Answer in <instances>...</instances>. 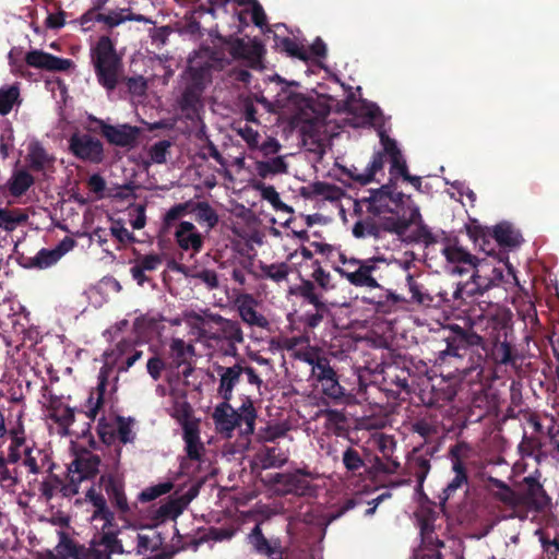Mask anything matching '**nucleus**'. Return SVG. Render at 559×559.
<instances>
[{
    "label": "nucleus",
    "mask_w": 559,
    "mask_h": 559,
    "mask_svg": "<svg viewBox=\"0 0 559 559\" xmlns=\"http://www.w3.org/2000/svg\"><path fill=\"white\" fill-rule=\"evenodd\" d=\"M162 264L163 259L158 253L139 255L134 260L133 265L130 267L132 280L135 281L136 284L141 287H143L145 284L154 287V281L148 274L158 270Z\"/></svg>",
    "instance_id": "393cba45"
},
{
    "label": "nucleus",
    "mask_w": 559,
    "mask_h": 559,
    "mask_svg": "<svg viewBox=\"0 0 559 559\" xmlns=\"http://www.w3.org/2000/svg\"><path fill=\"white\" fill-rule=\"evenodd\" d=\"M382 151L376 152L368 164V173L361 177L362 182H371L376 175L383 170L385 156L390 159V182L395 183L394 179L404 177L408 174L406 160L400 150L396 141L390 138L384 131L379 132Z\"/></svg>",
    "instance_id": "6e6552de"
},
{
    "label": "nucleus",
    "mask_w": 559,
    "mask_h": 559,
    "mask_svg": "<svg viewBox=\"0 0 559 559\" xmlns=\"http://www.w3.org/2000/svg\"><path fill=\"white\" fill-rule=\"evenodd\" d=\"M60 477L49 473L39 484L38 491L45 502H49L59 491Z\"/></svg>",
    "instance_id": "680f3d73"
},
{
    "label": "nucleus",
    "mask_w": 559,
    "mask_h": 559,
    "mask_svg": "<svg viewBox=\"0 0 559 559\" xmlns=\"http://www.w3.org/2000/svg\"><path fill=\"white\" fill-rule=\"evenodd\" d=\"M171 362L170 368L179 369L183 365H189L188 356L194 353L191 344H186L181 338H173L169 345Z\"/></svg>",
    "instance_id": "8fccbe9b"
},
{
    "label": "nucleus",
    "mask_w": 559,
    "mask_h": 559,
    "mask_svg": "<svg viewBox=\"0 0 559 559\" xmlns=\"http://www.w3.org/2000/svg\"><path fill=\"white\" fill-rule=\"evenodd\" d=\"M104 138L115 146L132 147L140 135V129L128 123L104 126Z\"/></svg>",
    "instance_id": "c85d7f7f"
},
{
    "label": "nucleus",
    "mask_w": 559,
    "mask_h": 559,
    "mask_svg": "<svg viewBox=\"0 0 559 559\" xmlns=\"http://www.w3.org/2000/svg\"><path fill=\"white\" fill-rule=\"evenodd\" d=\"M342 266L334 270L355 287L381 288L380 281L384 278L381 264H386L382 258L357 259L347 258L340 253Z\"/></svg>",
    "instance_id": "423d86ee"
},
{
    "label": "nucleus",
    "mask_w": 559,
    "mask_h": 559,
    "mask_svg": "<svg viewBox=\"0 0 559 559\" xmlns=\"http://www.w3.org/2000/svg\"><path fill=\"white\" fill-rule=\"evenodd\" d=\"M28 216L20 209L10 210L0 207V228L5 231H13L17 226L25 223Z\"/></svg>",
    "instance_id": "6e6d98bb"
},
{
    "label": "nucleus",
    "mask_w": 559,
    "mask_h": 559,
    "mask_svg": "<svg viewBox=\"0 0 559 559\" xmlns=\"http://www.w3.org/2000/svg\"><path fill=\"white\" fill-rule=\"evenodd\" d=\"M365 449H356L347 447L342 454V463L347 473L352 475H360L361 471H367V465L362 456Z\"/></svg>",
    "instance_id": "c03bdc74"
},
{
    "label": "nucleus",
    "mask_w": 559,
    "mask_h": 559,
    "mask_svg": "<svg viewBox=\"0 0 559 559\" xmlns=\"http://www.w3.org/2000/svg\"><path fill=\"white\" fill-rule=\"evenodd\" d=\"M472 271H474L472 275V285L474 287L469 290L471 294L483 295L485 292L493 287L492 280L489 274V261L487 259L478 260L476 266Z\"/></svg>",
    "instance_id": "ea45409f"
},
{
    "label": "nucleus",
    "mask_w": 559,
    "mask_h": 559,
    "mask_svg": "<svg viewBox=\"0 0 559 559\" xmlns=\"http://www.w3.org/2000/svg\"><path fill=\"white\" fill-rule=\"evenodd\" d=\"M127 21L141 22L152 25L155 24V21L151 17L132 12L131 7L121 8L119 10H111L107 14L99 12V15H96L95 17V22L104 23L109 28L119 26Z\"/></svg>",
    "instance_id": "2f4dec72"
},
{
    "label": "nucleus",
    "mask_w": 559,
    "mask_h": 559,
    "mask_svg": "<svg viewBox=\"0 0 559 559\" xmlns=\"http://www.w3.org/2000/svg\"><path fill=\"white\" fill-rule=\"evenodd\" d=\"M34 177L25 169H16L7 182L10 194L20 198L34 185Z\"/></svg>",
    "instance_id": "79ce46f5"
},
{
    "label": "nucleus",
    "mask_w": 559,
    "mask_h": 559,
    "mask_svg": "<svg viewBox=\"0 0 559 559\" xmlns=\"http://www.w3.org/2000/svg\"><path fill=\"white\" fill-rule=\"evenodd\" d=\"M260 270V278L262 280H270L274 283H282L287 281L288 275L292 271V267L286 262H278V263H271L266 264L263 262H260L259 265Z\"/></svg>",
    "instance_id": "09e8293b"
},
{
    "label": "nucleus",
    "mask_w": 559,
    "mask_h": 559,
    "mask_svg": "<svg viewBox=\"0 0 559 559\" xmlns=\"http://www.w3.org/2000/svg\"><path fill=\"white\" fill-rule=\"evenodd\" d=\"M169 415L177 420L181 426L182 431L185 427H199L200 420L193 417V408L185 399H176L169 409Z\"/></svg>",
    "instance_id": "4c0bfd02"
},
{
    "label": "nucleus",
    "mask_w": 559,
    "mask_h": 559,
    "mask_svg": "<svg viewBox=\"0 0 559 559\" xmlns=\"http://www.w3.org/2000/svg\"><path fill=\"white\" fill-rule=\"evenodd\" d=\"M100 462L97 454L84 450L71 462L68 471L76 475L79 480L92 479L98 474Z\"/></svg>",
    "instance_id": "bb28decb"
},
{
    "label": "nucleus",
    "mask_w": 559,
    "mask_h": 559,
    "mask_svg": "<svg viewBox=\"0 0 559 559\" xmlns=\"http://www.w3.org/2000/svg\"><path fill=\"white\" fill-rule=\"evenodd\" d=\"M175 270L186 277L201 281L210 290L217 289L219 286L218 276L214 270L202 269L198 271L183 264H176Z\"/></svg>",
    "instance_id": "49530a36"
},
{
    "label": "nucleus",
    "mask_w": 559,
    "mask_h": 559,
    "mask_svg": "<svg viewBox=\"0 0 559 559\" xmlns=\"http://www.w3.org/2000/svg\"><path fill=\"white\" fill-rule=\"evenodd\" d=\"M280 80L281 82L285 83V86L282 87L281 93H278V98L276 102H287L288 104L294 105L298 109L296 115L298 120L307 123L310 128H312L319 121L325 118V116L329 114V109L326 107L317 109V103L313 98L307 97L304 94L294 92L289 88L290 86H299L298 82H285L282 79Z\"/></svg>",
    "instance_id": "9d476101"
},
{
    "label": "nucleus",
    "mask_w": 559,
    "mask_h": 559,
    "mask_svg": "<svg viewBox=\"0 0 559 559\" xmlns=\"http://www.w3.org/2000/svg\"><path fill=\"white\" fill-rule=\"evenodd\" d=\"M435 448H425L424 444L416 447L407 455L404 466V474L407 479L400 480L399 485L411 484L412 477L417 481L416 491L423 493L424 481L431 469L430 459L433 455Z\"/></svg>",
    "instance_id": "ddd939ff"
},
{
    "label": "nucleus",
    "mask_w": 559,
    "mask_h": 559,
    "mask_svg": "<svg viewBox=\"0 0 559 559\" xmlns=\"http://www.w3.org/2000/svg\"><path fill=\"white\" fill-rule=\"evenodd\" d=\"M360 217L354 224L352 228V234L357 239H365L372 237L374 239H379V229L377 225V218L372 214L362 216V212L357 213Z\"/></svg>",
    "instance_id": "a18cd8bd"
},
{
    "label": "nucleus",
    "mask_w": 559,
    "mask_h": 559,
    "mask_svg": "<svg viewBox=\"0 0 559 559\" xmlns=\"http://www.w3.org/2000/svg\"><path fill=\"white\" fill-rule=\"evenodd\" d=\"M441 253L448 263L454 265L453 272L460 275L472 271L479 260L462 246H459L457 240L449 241L442 248Z\"/></svg>",
    "instance_id": "4be33fe9"
},
{
    "label": "nucleus",
    "mask_w": 559,
    "mask_h": 559,
    "mask_svg": "<svg viewBox=\"0 0 559 559\" xmlns=\"http://www.w3.org/2000/svg\"><path fill=\"white\" fill-rule=\"evenodd\" d=\"M9 465L4 462V456L0 455V485L4 488L15 487L20 479L17 468H10Z\"/></svg>",
    "instance_id": "69168bd1"
},
{
    "label": "nucleus",
    "mask_w": 559,
    "mask_h": 559,
    "mask_svg": "<svg viewBox=\"0 0 559 559\" xmlns=\"http://www.w3.org/2000/svg\"><path fill=\"white\" fill-rule=\"evenodd\" d=\"M69 151L76 158L90 164H100L105 157L102 141L88 133H73L69 139Z\"/></svg>",
    "instance_id": "2eb2a0df"
},
{
    "label": "nucleus",
    "mask_w": 559,
    "mask_h": 559,
    "mask_svg": "<svg viewBox=\"0 0 559 559\" xmlns=\"http://www.w3.org/2000/svg\"><path fill=\"white\" fill-rule=\"evenodd\" d=\"M43 397L49 411V418L60 427L68 429L75 421V409L63 403V397L56 395L48 385L43 386Z\"/></svg>",
    "instance_id": "6ab92c4d"
},
{
    "label": "nucleus",
    "mask_w": 559,
    "mask_h": 559,
    "mask_svg": "<svg viewBox=\"0 0 559 559\" xmlns=\"http://www.w3.org/2000/svg\"><path fill=\"white\" fill-rule=\"evenodd\" d=\"M203 91L204 90H202L200 87H197V86H193V85H190L187 83V85L181 94L180 100H179L180 108L183 111H186V110L197 111L198 106L201 103V96H202Z\"/></svg>",
    "instance_id": "bf43d9fd"
},
{
    "label": "nucleus",
    "mask_w": 559,
    "mask_h": 559,
    "mask_svg": "<svg viewBox=\"0 0 559 559\" xmlns=\"http://www.w3.org/2000/svg\"><path fill=\"white\" fill-rule=\"evenodd\" d=\"M237 309L241 320L248 325L261 329L269 326V320L255 310L254 299L250 295L238 301Z\"/></svg>",
    "instance_id": "f704fd0d"
},
{
    "label": "nucleus",
    "mask_w": 559,
    "mask_h": 559,
    "mask_svg": "<svg viewBox=\"0 0 559 559\" xmlns=\"http://www.w3.org/2000/svg\"><path fill=\"white\" fill-rule=\"evenodd\" d=\"M25 62L32 68L58 72L68 71L73 66L71 59L60 58L37 49L25 55Z\"/></svg>",
    "instance_id": "a878e982"
},
{
    "label": "nucleus",
    "mask_w": 559,
    "mask_h": 559,
    "mask_svg": "<svg viewBox=\"0 0 559 559\" xmlns=\"http://www.w3.org/2000/svg\"><path fill=\"white\" fill-rule=\"evenodd\" d=\"M108 384V372L102 368L98 374V382L96 388L90 393L86 401L87 409L84 412L85 416L94 421L99 411L105 403V393Z\"/></svg>",
    "instance_id": "72a5a7b5"
},
{
    "label": "nucleus",
    "mask_w": 559,
    "mask_h": 559,
    "mask_svg": "<svg viewBox=\"0 0 559 559\" xmlns=\"http://www.w3.org/2000/svg\"><path fill=\"white\" fill-rule=\"evenodd\" d=\"M182 439L185 441L186 457L180 462V469L185 474H190V462H202L205 455V447L200 438L199 427H185L182 431Z\"/></svg>",
    "instance_id": "412c9836"
},
{
    "label": "nucleus",
    "mask_w": 559,
    "mask_h": 559,
    "mask_svg": "<svg viewBox=\"0 0 559 559\" xmlns=\"http://www.w3.org/2000/svg\"><path fill=\"white\" fill-rule=\"evenodd\" d=\"M409 377L411 371L408 368L400 367L397 365L389 366L384 370L382 390L389 397L397 400L403 391L406 393L411 392L408 384Z\"/></svg>",
    "instance_id": "5701e85b"
},
{
    "label": "nucleus",
    "mask_w": 559,
    "mask_h": 559,
    "mask_svg": "<svg viewBox=\"0 0 559 559\" xmlns=\"http://www.w3.org/2000/svg\"><path fill=\"white\" fill-rule=\"evenodd\" d=\"M509 324L506 316L493 314L486 318V334L480 349L497 365L514 366L519 359L516 349L508 340Z\"/></svg>",
    "instance_id": "20e7f679"
},
{
    "label": "nucleus",
    "mask_w": 559,
    "mask_h": 559,
    "mask_svg": "<svg viewBox=\"0 0 559 559\" xmlns=\"http://www.w3.org/2000/svg\"><path fill=\"white\" fill-rule=\"evenodd\" d=\"M217 38L233 59L245 60L251 67L261 62L263 46L257 40L245 41L242 38L221 35Z\"/></svg>",
    "instance_id": "dca6fc26"
},
{
    "label": "nucleus",
    "mask_w": 559,
    "mask_h": 559,
    "mask_svg": "<svg viewBox=\"0 0 559 559\" xmlns=\"http://www.w3.org/2000/svg\"><path fill=\"white\" fill-rule=\"evenodd\" d=\"M60 259L53 249H40L29 261V266L35 269H47L56 264Z\"/></svg>",
    "instance_id": "0e129e2a"
},
{
    "label": "nucleus",
    "mask_w": 559,
    "mask_h": 559,
    "mask_svg": "<svg viewBox=\"0 0 559 559\" xmlns=\"http://www.w3.org/2000/svg\"><path fill=\"white\" fill-rule=\"evenodd\" d=\"M491 237L500 247L499 250H502V248H515L520 246L522 241L521 235L508 223H500L496 225L492 229Z\"/></svg>",
    "instance_id": "a19ab883"
},
{
    "label": "nucleus",
    "mask_w": 559,
    "mask_h": 559,
    "mask_svg": "<svg viewBox=\"0 0 559 559\" xmlns=\"http://www.w3.org/2000/svg\"><path fill=\"white\" fill-rule=\"evenodd\" d=\"M191 204L190 213L194 214L195 221L199 225L205 226L207 230H211L218 224V214L209 202H194L191 200Z\"/></svg>",
    "instance_id": "58836bf2"
},
{
    "label": "nucleus",
    "mask_w": 559,
    "mask_h": 559,
    "mask_svg": "<svg viewBox=\"0 0 559 559\" xmlns=\"http://www.w3.org/2000/svg\"><path fill=\"white\" fill-rule=\"evenodd\" d=\"M445 349L440 350L436 359L440 365L448 359L454 358L462 361L468 357V364L456 366L465 376L476 372L479 377L484 370V357L480 354L483 336L478 335L472 328H462L459 324H449L443 328Z\"/></svg>",
    "instance_id": "f257e3e1"
},
{
    "label": "nucleus",
    "mask_w": 559,
    "mask_h": 559,
    "mask_svg": "<svg viewBox=\"0 0 559 559\" xmlns=\"http://www.w3.org/2000/svg\"><path fill=\"white\" fill-rule=\"evenodd\" d=\"M274 43V47L277 50L285 52L289 57H294L302 61H307L309 59V55L306 48L290 37H281L275 34Z\"/></svg>",
    "instance_id": "3c124183"
},
{
    "label": "nucleus",
    "mask_w": 559,
    "mask_h": 559,
    "mask_svg": "<svg viewBox=\"0 0 559 559\" xmlns=\"http://www.w3.org/2000/svg\"><path fill=\"white\" fill-rule=\"evenodd\" d=\"M409 430L423 438L425 443L438 439L440 433V421L435 414H424L411 421Z\"/></svg>",
    "instance_id": "473e14b6"
},
{
    "label": "nucleus",
    "mask_w": 559,
    "mask_h": 559,
    "mask_svg": "<svg viewBox=\"0 0 559 559\" xmlns=\"http://www.w3.org/2000/svg\"><path fill=\"white\" fill-rule=\"evenodd\" d=\"M310 478L311 473L298 468L289 473H269L262 481L277 496L314 497L317 486Z\"/></svg>",
    "instance_id": "1a4fd4ad"
},
{
    "label": "nucleus",
    "mask_w": 559,
    "mask_h": 559,
    "mask_svg": "<svg viewBox=\"0 0 559 559\" xmlns=\"http://www.w3.org/2000/svg\"><path fill=\"white\" fill-rule=\"evenodd\" d=\"M366 205L367 213L373 216L384 214H400L407 205H415L409 195L395 192V183L382 185L379 189L370 190L355 202L354 213H360L361 206Z\"/></svg>",
    "instance_id": "0eeeda50"
},
{
    "label": "nucleus",
    "mask_w": 559,
    "mask_h": 559,
    "mask_svg": "<svg viewBox=\"0 0 559 559\" xmlns=\"http://www.w3.org/2000/svg\"><path fill=\"white\" fill-rule=\"evenodd\" d=\"M255 168L259 176H261L262 178H266L273 175L286 174L288 165L283 156H276L269 158L266 160L257 162Z\"/></svg>",
    "instance_id": "5fc2aeb1"
},
{
    "label": "nucleus",
    "mask_w": 559,
    "mask_h": 559,
    "mask_svg": "<svg viewBox=\"0 0 559 559\" xmlns=\"http://www.w3.org/2000/svg\"><path fill=\"white\" fill-rule=\"evenodd\" d=\"M520 490V507L542 513L551 507V498L535 476H526L516 484Z\"/></svg>",
    "instance_id": "4468645a"
},
{
    "label": "nucleus",
    "mask_w": 559,
    "mask_h": 559,
    "mask_svg": "<svg viewBox=\"0 0 559 559\" xmlns=\"http://www.w3.org/2000/svg\"><path fill=\"white\" fill-rule=\"evenodd\" d=\"M468 234L475 240V242L481 240V243H479L480 249L489 257L497 259L498 263H502L507 269V272L504 273L503 267L495 266L489 262V274L490 278L492 280L493 287L512 283L519 285L518 277L515 275V269L509 262L508 252L504 250H498V252H496L495 249L490 247V240L486 238L484 230L480 228H468Z\"/></svg>",
    "instance_id": "f8f14e48"
},
{
    "label": "nucleus",
    "mask_w": 559,
    "mask_h": 559,
    "mask_svg": "<svg viewBox=\"0 0 559 559\" xmlns=\"http://www.w3.org/2000/svg\"><path fill=\"white\" fill-rule=\"evenodd\" d=\"M85 498L94 507L93 520H103V531L112 526L115 521V513L109 509L107 501L102 492H97L92 486L85 495ZM99 543L111 554H122L123 547L121 542L117 538L116 533L111 531L103 532Z\"/></svg>",
    "instance_id": "9b49d317"
},
{
    "label": "nucleus",
    "mask_w": 559,
    "mask_h": 559,
    "mask_svg": "<svg viewBox=\"0 0 559 559\" xmlns=\"http://www.w3.org/2000/svg\"><path fill=\"white\" fill-rule=\"evenodd\" d=\"M99 486L106 492L112 507L121 514H127L130 511L128 499L124 492V483L112 473L103 474L99 477Z\"/></svg>",
    "instance_id": "b1692460"
},
{
    "label": "nucleus",
    "mask_w": 559,
    "mask_h": 559,
    "mask_svg": "<svg viewBox=\"0 0 559 559\" xmlns=\"http://www.w3.org/2000/svg\"><path fill=\"white\" fill-rule=\"evenodd\" d=\"M379 289L381 293L378 296L364 297L365 302L374 306L376 312L383 314L391 313L405 300L400 295L384 289L382 286Z\"/></svg>",
    "instance_id": "e433bc0d"
},
{
    "label": "nucleus",
    "mask_w": 559,
    "mask_h": 559,
    "mask_svg": "<svg viewBox=\"0 0 559 559\" xmlns=\"http://www.w3.org/2000/svg\"><path fill=\"white\" fill-rule=\"evenodd\" d=\"M248 544L252 550L267 559H286L287 550L278 537L266 538L262 532L261 524L253 526L247 535Z\"/></svg>",
    "instance_id": "a211bd4d"
},
{
    "label": "nucleus",
    "mask_w": 559,
    "mask_h": 559,
    "mask_svg": "<svg viewBox=\"0 0 559 559\" xmlns=\"http://www.w3.org/2000/svg\"><path fill=\"white\" fill-rule=\"evenodd\" d=\"M454 396V392L451 390H436L433 385H429L421 390L420 400L429 407H440L444 403L450 402Z\"/></svg>",
    "instance_id": "864d4df0"
},
{
    "label": "nucleus",
    "mask_w": 559,
    "mask_h": 559,
    "mask_svg": "<svg viewBox=\"0 0 559 559\" xmlns=\"http://www.w3.org/2000/svg\"><path fill=\"white\" fill-rule=\"evenodd\" d=\"M263 468L281 467L287 462L286 454L277 447H265L259 453Z\"/></svg>",
    "instance_id": "4d7b16f0"
},
{
    "label": "nucleus",
    "mask_w": 559,
    "mask_h": 559,
    "mask_svg": "<svg viewBox=\"0 0 559 559\" xmlns=\"http://www.w3.org/2000/svg\"><path fill=\"white\" fill-rule=\"evenodd\" d=\"M163 545V538L160 533L154 532L152 536L146 534H138L136 551L140 555H144L147 551L155 552Z\"/></svg>",
    "instance_id": "e2e57ef3"
},
{
    "label": "nucleus",
    "mask_w": 559,
    "mask_h": 559,
    "mask_svg": "<svg viewBox=\"0 0 559 559\" xmlns=\"http://www.w3.org/2000/svg\"><path fill=\"white\" fill-rule=\"evenodd\" d=\"M191 206V200L171 206L163 217V229L165 231L168 230L175 224V222L190 213Z\"/></svg>",
    "instance_id": "052dcab7"
},
{
    "label": "nucleus",
    "mask_w": 559,
    "mask_h": 559,
    "mask_svg": "<svg viewBox=\"0 0 559 559\" xmlns=\"http://www.w3.org/2000/svg\"><path fill=\"white\" fill-rule=\"evenodd\" d=\"M330 316V309L325 304L313 306L306 310L300 317L299 322L304 324L306 332L313 330Z\"/></svg>",
    "instance_id": "603ef678"
},
{
    "label": "nucleus",
    "mask_w": 559,
    "mask_h": 559,
    "mask_svg": "<svg viewBox=\"0 0 559 559\" xmlns=\"http://www.w3.org/2000/svg\"><path fill=\"white\" fill-rule=\"evenodd\" d=\"M173 487L174 484L171 481H165L154 486H150L141 491V493L139 495V500L141 502L153 501L158 497L168 493L173 489Z\"/></svg>",
    "instance_id": "338daca9"
},
{
    "label": "nucleus",
    "mask_w": 559,
    "mask_h": 559,
    "mask_svg": "<svg viewBox=\"0 0 559 559\" xmlns=\"http://www.w3.org/2000/svg\"><path fill=\"white\" fill-rule=\"evenodd\" d=\"M194 318L202 321L204 325L199 333L201 338L219 345L224 356H239L237 345L245 342V336L238 321L213 312H206L204 318L195 314Z\"/></svg>",
    "instance_id": "f03ea898"
},
{
    "label": "nucleus",
    "mask_w": 559,
    "mask_h": 559,
    "mask_svg": "<svg viewBox=\"0 0 559 559\" xmlns=\"http://www.w3.org/2000/svg\"><path fill=\"white\" fill-rule=\"evenodd\" d=\"M311 377L321 385L324 395L331 399H340L344 395V389L338 382V376L332 368L326 357L319 362L317 369H311Z\"/></svg>",
    "instance_id": "aec40b11"
},
{
    "label": "nucleus",
    "mask_w": 559,
    "mask_h": 559,
    "mask_svg": "<svg viewBox=\"0 0 559 559\" xmlns=\"http://www.w3.org/2000/svg\"><path fill=\"white\" fill-rule=\"evenodd\" d=\"M20 96L19 87L0 88V115H8Z\"/></svg>",
    "instance_id": "774afa93"
},
{
    "label": "nucleus",
    "mask_w": 559,
    "mask_h": 559,
    "mask_svg": "<svg viewBox=\"0 0 559 559\" xmlns=\"http://www.w3.org/2000/svg\"><path fill=\"white\" fill-rule=\"evenodd\" d=\"M229 402L223 400L214 408L212 418L216 430L226 437H230L236 428L241 436L253 435L258 414L252 400L247 396L237 409Z\"/></svg>",
    "instance_id": "7ed1b4c3"
},
{
    "label": "nucleus",
    "mask_w": 559,
    "mask_h": 559,
    "mask_svg": "<svg viewBox=\"0 0 559 559\" xmlns=\"http://www.w3.org/2000/svg\"><path fill=\"white\" fill-rule=\"evenodd\" d=\"M301 195L307 199L323 197L325 200L334 201L341 197V189L335 185L316 181L301 189Z\"/></svg>",
    "instance_id": "37998d69"
},
{
    "label": "nucleus",
    "mask_w": 559,
    "mask_h": 559,
    "mask_svg": "<svg viewBox=\"0 0 559 559\" xmlns=\"http://www.w3.org/2000/svg\"><path fill=\"white\" fill-rule=\"evenodd\" d=\"M198 495V488H190L183 496L170 499L166 503L162 504L156 511V518L158 519H175L182 513L187 504Z\"/></svg>",
    "instance_id": "c9c22d12"
},
{
    "label": "nucleus",
    "mask_w": 559,
    "mask_h": 559,
    "mask_svg": "<svg viewBox=\"0 0 559 559\" xmlns=\"http://www.w3.org/2000/svg\"><path fill=\"white\" fill-rule=\"evenodd\" d=\"M56 550L61 559H83L85 547L78 545L64 531H59Z\"/></svg>",
    "instance_id": "de8ad7c7"
},
{
    "label": "nucleus",
    "mask_w": 559,
    "mask_h": 559,
    "mask_svg": "<svg viewBox=\"0 0 559 559\" xmlns=\"http://www.w3.org/2000/svg\"><path fill=\"white\" fill-rule=\"evenodd\" d=\"M178 247L198 253L203 248V237L191 222H180L174 234Z\"/></svg>",
    "instance_id": "c756f323"
},
{
    "label": "nucleus",
    "mask_w": 559,
    "mask_h": 559,
    "mask_svg": "<svg viewBox=\"0 0 559 559\" xmlns=\"http://www.w3.org/2000/svg\"><path fill=\"white\" fill-rule=\"evenodd\" d=\"M460 445H453L450 449V459L452 462V471L455 473L453 479L443 489V498L442 501H447L450 499L454 492L461 488L464 484L468 483L467 469L465 467L464 462L460 456Z\"/></svg>",
    "instance_id": "7c9ffc66"
},
{
    "label": "nucleus",
    "mask_w": 559,
    "mask_h": 559,
    "mask_svg": "<svg viewBox=\"0 0 559 559\" xmlns=\"http://www.w3.org/2000/svg\"><path fill=\"white\" fill-rule=\"evenodd\" d=\"M379 229V236L382 237L384 231L403 236L412 224H416L421 219L419 209L416 205H407L400 214H392L391 216H376Z\"/></svg>",
    "instance_id": "f3484780"
},
{
    "label": "nucleus",
    "mask_w": 559,
    "mask_h": 559,
    "mask_svg": "<svg viewBox=\"0 0 559 559\" xmlns=\"http://www.w3.org/2000/svg\"><path fill=\"white\" fill-rule=\"evenodd\" d=\"M210 72L211 66L209 64V62H205L203 64H194L193 62H191L187 70V83L204 90L206 80L210 76Z\"/></svg>",
    "instance_id": "13d9d810"
},
{
    "label": "nucleus",
    "mask_w": 559,
    "mask_h": 559,
    "mask_svg": "<svg viewBox=\"0 0 559 559\" xmlns=\"http://www.w3.org/2000/svg\"><path fill=\"white\" fill-rule=\"evenodd\" d=\"M90 56L98 83L107 91H114L119 83L123 62L111 38L100 36L91 48Z\"/></svg>",
    "instance_id": "39448f33"
},
{
    "label": "nucleus",
    "mask_w": 559,
    "mask_h": 559,
    "mask_svg": "<svg viewBox=\"0 0 559 559\" xmlns=\"http://www.w3.org/2000/svg\"><path fill=\"white\" fill-rule=\"evenodd\" d=\"M214 370L219 377V384L217 388L218 395L225 401H230L233 399L234 389L240 381L241 365L238 364V361L229 367L215 364Z\"/></svg>",
    "instance_id": "cd10ccee"
}]
</instances>
